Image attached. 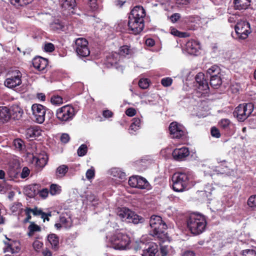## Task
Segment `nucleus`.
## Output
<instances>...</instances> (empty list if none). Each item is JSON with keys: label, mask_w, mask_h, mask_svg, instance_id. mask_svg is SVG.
Instances as JSON below:
<instances>
[{"label": "nucleus", "mask_w": 256, "mask_h": 256, "mask_svg": "<svg viewBox=\"0 0 256 256\" xmlns=\"http://www.w3.org/2000/svg\"><path fill=\"white\" fill-rule=\"evenodd\" d=\"M146 16V10L141 6H136L131 10L128 14V29L131 34L136 35L142 31Z\"/></svg>", "instance_id": "1"}, {"label": "nucleus", "mask_w": 256, "mask_h": 256, "mask_svg": "<svg viewBox=\"0 0 256 256\" xmlns=\"http://www.w3.org/2000/svg\"><path fill=\"white\" fill-rule=\"evenodd\" d=\"M150 225L151 228L150 234L152 236L162 242L169 240V236L166 232L167 225L160 216H152L150 220Z\"/></svg>", "instance_id": "2"}, {"label": "nucleus", "mask_w": 256, "mask_h": 256, "mask_svg": "<svg viewBox=\"0 0 256 256\" xmlns=\"http://www.w3.org/2000/svg\"><path fill=\"white\" fill-rule=\"evenodd\" d=\"M186 222L187 226L192 233L196 235L204 232L207 224L206 219L203 215L195 213L188 216Z\"/></svg>", "instance_id": "3"}, {"label": "nucleus", "mask_w": 256, "mask_h": 256, "mask_svg": "<svg viewBox=\"0 0 256 256\" xmlns=\"http://www.w3.org/2000/svg\"><path fill=\"white\" fill-rule=\"evenodd\" d=\"M192 179V175L189 172H176L172 177V189L175 192H181L188 188Z\"/></svg>", "instance_id": "4"}, {"label": "nucleus", "mask_w": 256, "mask_h": 256, "mask_svg": "<svg viewBox=\"0 0 256 256\" xmlns=\"http://www.w3.org/2000/svg\"><path fill=\"white\" fill-rule=\"evenodd\" d=\"M76 114L74 108L70 104L65 105L58 108L56 112V118L62 124L71 121Z\"/></svg>", "instance_id": "5"}, {"label": "nucleus", "mask_w": 256, "mask_h": 256, "mask_svg": "<svg viewBox=\"0 0 256 256\" xmlns=\"http://www.w3.org/2000/svg\"><path fill=\"white\" fill-rule=\"evenodd\" d=\"M110 242L114 249L123 250L128 247L130 243V239L126 234L118 232L110 238Z\"/></svg>", "instance_id": "6"}, {"label": "nucleus", "mask_w": 256, "mask_h": 256, "mask_svg": "<svg viewBox=\"0 0 256 256\" xmlns=\"http://www.w3.org/2000/svg\"><path fill=\"white\" fill-rule=\"evenodd\" d=\"M254 108V105L251 102L240 104L236 108L233 114L239 122H244L252 114Z\"/></svg>", "instance_id": "7"}, {"label": "nucleus", "mask_w": 256, "mask_h": 256, "mask_svg": "<svg viewBox=\"0 0 256 256\" xmlns=\"http://www.w3.org/2000/svg\"><path fill=\"white\" fill-rule=\"evenodd\" d=\"M22 74L18 70L12 69L8 70L6 74L4 85L6 87L13 88L22 84Z\"/></svg>", "instance_id": "8"}, {"label": "nucleus", "mask_w": 256, "mask_h": 256, "mask_svg": "<svg viewBox=\"0 0 256 256\" xmlns=\"http://www.w3.org/2000/svg\"><path fill=\"white\" fill-rule=\"evenodd\" d=\"M118 215L122 221L138 224L142 222L143 218L136 214L134 212L126 208H122L118 212Z\"/></svg>", "instance_id": "9"}, {"label": "nucleus", "mask_w": 256, "mask_h": 256, "mask_svg": "<svg viewBox=\"0 0 256 256\" xmlns=\"http://www.w3.org/2000/svg\"><path fill=\"white\" fill-rule=\"evenodd\" d=\"M236 38L238 40H246L251 33L250 24L246 20L238 21L234 26Z\"/></svg>", "instance_id": "10"}, {"label": "nucleus", "mask_w": 256, "mask_h": 256, "mask_svg": "<svg viewBox=\"0 0 256 256\" xmlns=\"http://www.w3.org/2000/svg\"><path fill=\"white\" fill-rule=\"evenodd\" d=\"M168 130L172 138L180 139L185 137L187 134L186 128L176 122L170 124Z\"/></svg>", "instance_id": "11"}, {"label": "nucleus", "mask_w": 256, "mask_h": 256, "mask_svg": "<svg viewBox=\"0 0 256 256\" xmlns=\"http://www.w3.org/2000/svg\"><path fill=\"white\" fill-rule=\"evenodd\" d=\"M88 41L83 38H77L75 41V49L78 54L81 57H86L90 54Z\"/></svg>", "instance_id": "12"}, {"label": "nucleus", "mask_w": 256, "mask_h": 256, "mask_svg": "<svg viewBox=\"0 0 256 256\" xmlns=\"http://www.w3.org/2000/svg\"><path fill=\"white\" fill-rule=\"evenodd\" d=\"M32 114L36 122L42 124L45 120L46 108L42 104H34L32 106Z\"/></svg>", "instance_id": "13"}, {"label": "nucleus", "mask_w": 256, "mask_h": 256, "mask_svg": "<svg viewBox=\"0 0 256 256\" xmlns=\"http://www.w3.org/2000/svg\"><path fill=\"white\" fill-rule=\"evenodd\" d=\"M6 241H4L5 248L4 252H10L12 254L18 253L20 250V243L18 240H12L6 237Z\"/></svg>", "instance_id": "14"}, {"label": "nucleus", "mask_w": 256, "mask_h": 256, "mask_svg": "<svg viewBox=\"0 0 256 256\" xmlns=\"http://www.w3.org/2000/svg\"><path fill=\"white\" fill-rule=\"evenodd\" d=\"M34 67L42 72H46V68L48 64V60L41 56L35 57L32 61Z\"/></svg>", "instance_id": "15"}, {"label": "nucleus", "mask_w": 256, "mask_h": 256, "mask_svg": "<svg viewBox=\"0 0 256 256\" xmlns=\"http://www.w3.org/2000/svg\"><path fill=\"white\" fill-rule=\"evenodd\" d=\"M48 160V155L46 153H42L33 156L32 162V164H34L38 169H42L46 164Z\"/></svg>", "instance_id": "16"}, {"label": "nucleus", "mask_w": 256, "mask_h": 256, "mask_svg": "<svg viewBox=\"0 0 256 256\" xmlns=\"http://www.w3.org/2000/svg\"><path fill=\"white\" fill-rule=\"evenodd\" d=\"M195 80L198 88L200 90H206L209 88L208 80L206 78L204 74L202 72L198 73L196 77Z\"/></svg>", "instance_id": "17"}, {"label": "nucleus", "mask_w": 256, "mask_h": 256, "mask_svg": "<svg viewBox=\"0 0 256 256\" xmlns=\"http://www.w3.org/2000/svg\"><path fill=\"white\" fill-rule=\"evenodd\" d=\"M190 154V151L188 148L182 147L180 148H175L172 153V156L175 160L180 161L184 160Z\"/></svg>", "instance_id": "18"}, {"label": "nucleus", "mask_w": 256, "mask_h": 256, "mask_svg": "<svg viewBox=\"0 0 256 256\" xmlns=\"http://www.w3.org/2000/svg\"><path fill=\"white\" fill-rule=\"evenodd\" d=\"M158 251V246L154 242H150L142 250V256H156Z\"/></svg>", "instance_id": "19"}, {"label": "nucleus", "mask_w": 256, "mask_h": 256, "mask_svg": "<svg viewBox=\"0 0 256 256\" xmlns=\"http://www.w3.org/2000/svg\"><path fill=\"white\" fill-rule=\"evenodd\" d=\"M40 186L38 184H32L24 188V193L30 198H34L39 192Z\"/></svg>", "instance_id": "20"}, {"label": "nucleus", "mask_w": 256, "mask_h": 256, "mask_svg": "<svg viewBox=\"0 0 256 256\" xmlns=\"http://www.w3.org/2000/svg\"><path fill=\"white\" fill-rule=\"evenodd\" d=\"M10 118V110L6 106H0V120L2 122H8Z\"/></svg>", "instance_id": "21"}, {"label": "nucleus", "mask_w": 256, "mask_h": 256, "mask_svg": "<svg viewBox=\"0 0 256 256\" xmlns=\"http://www.w3.org/2000/svg\"><path fill=\"white\" fill-rule=\"evenodd\" d=\"M120 60L118 54L116 52L109 54L106 57V62L111 66H116Z\"/></svg>", "instance_id": "22"}, {"label": "nucleus", "mask_w": 256, "mask_h": 256, "mask_svg": "<svg viewBox=\"0 0 256 256\" xmlns=\"http://www.w3.org/2000/svg\"><path fill=\"white\" fill-rule=\"evenodd\" d=\"M250 0H234V4L236 10H246L250 6Z\"/></svg>", "instance_id": "23"}, {"label": "nucleus", "mask_w": 256, "mask_h": 256, "mask_svg": "<svg viewBox=\"0 0 256 256\" xmlns=\"http://www.w3.org/2000/svg\"><path fill=\"white\" fill-rule=\"evenodd\" d=\"M42 231L40 226L36 224L34 222H30V225L28 227L27 235L30 238L34 236L36 232Z\"/></svg>", "instance_id": "24"}, {"label": "nucleus", "mask_w": 256, "mask_h": 256, "mask_svg": "<svg viewBox=\"0 0 256 256\" xmlns=\"http://www.w3.org/2000/svg\"><path fill=\"white\" fill-rule=\"evenodd\" d=\"M221 70L219 66L216 65L212 66L206 72V77L213 78L222 76Z\"/></svg>", "instance_id": "25"}, {"label": "nucleus", "mask_w": 256, "mask_h": 256, "mask_svg": "<svg viewBox=\"0 0 256 256\" xmlns=\"http://www.w3.org/2000/svg\"><path fill=\"white\" fill-rule=\"evenodd\" d=\"M48 240L52 248L57 250L59 246V238L54 234H50L48 236Z\"/></svg>", "instance_id": "26"}, {"label": "nucleus", "mask_w": 256, "mask_h": 256, "mask_svg": "<svg viewBox=\"0 0 256 256\" xmlns=\"http://www.w3.org/2000/svg\"><path fill=\"white\" fill-rule=\"evenodd\" d=\"M10 118L15 120H20L23 114V110L18 106L13 107L12 110H10Z\"/></svg>", "instance_id": "27"}, {"label": "nucleus", "mask_w": 256, "mask_h": 256, "mask_svg": "<svg viewBox=\"0 0 256 256\" xmlns=\"http://www.w3.org/2000/svg\"><path fill=\"white\" fill-rule=\"evenodd\" d=\"M41 134V132L40 130L34 127H31L28 128L26 132V136L28 138H36Z\"/></svg>", "instance_id": "28"}, {"label": "nucleus", "mask_w": 256, "mask_h": 256, "mask_svg": "<svg viewBox=\"0 0 256 256\" xmlns=\"http://www.w3.org/2000/svg\"><path fill=\"white\" fill-rule=\"evenodd\" d=\"M186 49L188 53L195 54L198 51L199 46L195 40L189 41L186 44Z\"/></svg>", "instance_id": "29"}, {"label": "nucleus", "mask_w": 256, "mask_h": 256, "mask_svg": "<svg viewBox=\"0 0 256 256\" xmlns=\"http://www.w3.org/2000/svg\"><path fill=\"white\" fill-rule=\"evenodd\" d=\"M36 207L34 206V208H32L30 207H26L25 208H24L22 210V212H24V214L26 216V218L24 220V223H27L31 222L30 220L32 218V216L31 214H32L34 216H36V214H34V211L36 210Z\"/></svg>", "instance_id": "30"}, {"label": "nucleus", "mask_w": 256, "mask_h": 256, "mask_svg": "<svg viewBox=\"0 0 256 256\" xmlns=\"http://www.w3.org/2000/svg\"><path fill=\"white\" fill-rule=\"evenodd\" d=\"M76 0H63L61 6L64 10H71L76 6Z\"/></svg>", "instance_id": "31"}, {"label": "nucleus", "mask_w": 256, "mask_h": 256, "mask_svg": "<svg viewBox=\"0 0 256 256\" xmlns=\"http://www.w3.org/2000/svg\"><path fill=\"white\" fill-rule=\"evenodd\" d=\"M34 214H36V216H40V218L43 220V222L45 221L48 222L50 220V216H52L51 212L46 213L44 212L41 208L36 207V210L34 211Z\"/></svg>", "instance_id": "32"}, {"label": "nucleus", "mask_w": 256, "mask_h": 256, "mask_svg": "<svg viewBox=\"0 0 256 256\" xmlns=\"http://www.w3.org/2000/svg\"><path fill=\"white\" fill-rule=\"evenodd\" d=\"M117 53L118 54L119 56H122L126 57L127 56L132 55V50L130 48V46L124 45L120 48L118 52Z\"/></svg>", "instance_id": "33"}, {"label": "nucleus", "mask_w": 256, "mask_h": 256, "mask_svg": "<svg viewBox=\"0 0 256 256\" xmlns=\"http://www.w3.org/2000/svg\"><path fill=\"white\" fill-rule=\"evenodd\" d=\"M222 76L210 78V84L214 88H218L222 84Z\"/></svg>", "instance_id": "34"}, {"label": "nucleus", "mask_w": 256, "mask_h": 256, "mask_svg": "<svg viewBox=\"0 0 256 256\" xmlns=\"http://www.w3.org/2000/svg\"><path fill=\"white\" fill-rule=\"evenodd\" d=\"M68 170V168L66 165H60L56 168V175L58 177H62L67 173Z\"/></svg>", "instance_id": "35"}, {"label": "nucleus", "mask_w": 256, "mask_h": 256, "mask_svg": "<svg viewBox=\"0 0 256 256\" xmlns=\"http://www.w3.org/2000/svg\"><path fill=\"white\" fill-rule=\"evenodd\" d=\"M50 27L52 30L58 31L62 30L64 25L59 20H57L50 24Z\"/></svg>", "instance_id": "36"}, {"label": "nucleus", "mask_w": 256, "mask_h": 256, "mask_svg": "<svg viewBox=\"0 0 256 256\" xmlns=\"http://www.w3.org/2000/svg\"><path fill=\"white\" fill-rule=\"evenodd\" d=\"M148 182L146 180L142 177L139 176L138 178V184L136 188L140 189L146 188L148 186Z\"/></svg>", "instance_id": "37"}, {"label": "nucleus", "mask_w": 256, "mask_h": 256, "mask_svg": "<svg viewBox=\"0 0 256 256\" xmlns=\"http://www.w3.org/2000/svg\"><path fill=\"white\" fill-rule=\"evenodd\" d=\"M90 10L92 12H98L99 10V6L97 0H86Z\"/></svg>", "instance_id": "38"}, {"label": "nucleus", "mask_w": 256, "mask_h": 256, "mask_svg": "<svg viewBox=\"0 0 256 256\" xmlns=\"http://www.w3.org/2000/svg\"><path fill=\"white\" fill-rule=\"evenodd\" d=\"M62 191L61 187L56 184H52L50 188V192L52 195H56L60 193Z\"/></svg>", "instance_id": "39"}, {"label": "nucleus", "mask_w": 256, "mask_h": 256, "mask_svg": "<svg viewBox=\"0 0 256 256\" xmlns=\"http://www.w3.org/2000/svg\"><path fill=\"white\" fill-rule=\"evenodd\" d=\"M218 124L220 128L225 130H228L230 128V121L228 118L222 119L219 122Z\"/></svg>", "instance_id": "40"}, {"label": "nucleus", "mask_w": 256, "mask_h": 256, "mask_svg": "<svg viewBox=\"0 0 256 256\" xmlns=\"http://www.w3.org/2000/svg\"><path fill=\"white\" fill-rule=\"evenodd\" d=\"M34 0H11V3L16 6H24L30 4Z\"/></svg>", "instance_id": "41"}, {"label": "nucleus", "mask_w": 256, "mask_h": 256, "mask_svg": "<svg viewBox=\"0 0 256 256\" xmlns=\"http://www.w3.org/2000/svg\"><path fill=\"white\" fill-rule=\"evenodd\" d=\"M247 204L252 209L256 208V194L252 195L248 198L247 200Z\"/></svg>", "instance_id": "42"}, {"label": "nucleus", "mask_w": 256, "mask_h": 256, "mask_svg": "<svg viewBox=\"0 0 256 256\" xmlns=\"http://www.w3.org/2000/svg\"><path fill=\"white\" fill-rule=\"evenodd\" d=\"M150 80L148 78H141L138 82V86L142 89H146L150 86Z\"/></svg>", "instance_id": "43"}, {"label": "nucleus", "mask_w": 256, "mask_h": 256, "mask_svg": "<svg viewBox=\"0 0 256 256\" xmlns=\"http://www.w3.org/2000/svg\"><path fill=\"white\" fill-rule=\"evenodd\" d=\"M112 173L114 176L117 177L122 180L124 179L126 176V173L118 169H114L112 171Z\"/></svg>", "instance_id": "44"}, {"label": "nucleus", "mask_w": 256, "mask_h": 256, "mask_svg": "<svg viewBox=\"0 0 256 256\" xmlns=\"http://www.w3.org/2000/svg\"><path fill=\"white\" fill-rule=\"evenodd\" d=\"M50 102L52 104L60 105L63 103V99L58 95L53 96L50 98Z\"/></svg>", "instance_id": "45"}, {"label": "nucleus", "mask_w": 256, "mask_h": 256, "mask_svg": "<svg viewBox=\"0 0 256 256\" xmlns=\"http://www.w3.org/2000/svg\"><path fill=\"white\" fill-rule=\"evenodd\" d=\"M87 152V146L85 144H82L78 148L77 153L78 156H83L86 154Z\"/></svg>", "instance_id": "46"}, {"label": "nucleus", "mask_w": 256, "mask_h": 256, "mask_svg": "<svg viewBox=\"0 0 256 256\" xmlns=\"http://www.w3.org/2000/svg\"><path fill=\"white\" fill-rule=\"evenodd\" d=\"M20 168L18 166L16 168L10 167L8 169V174L10 177L16 178L20 172Z\"/></svg>", "instance_id": "47"}, {"label": "nucleus", "mask_w": 256, "mask_h": 256, "mask_svg": "<svg viewBox=\"0 0 256 256\" xmlns=\"http://www.w3.org/2000/svg\"><path fill=\"white\" fill-rule=\"evenodd\" d=\"M242 256H256V252L254 249H246L241 252Z\"/></svg>", "instance_id": "48"}, {"label": "nucleus", "mask_w": 256, "mask_h": 256, "mask_svg": "<svg viewBox=\"0 0 256 256\" xmlns=\"http://www.w3.org/2000/svg\"><path fill=\"white\" fill-rule=\"evenodd\" d=\"M14 145L16 149L22 150L24 145V142L21 139H15L14 140Z\"/></svg>", "instance_id": "49"}, {"label": "nucleus", "mask_w": 256, "mask_h": 256, "mask_svg": "<svg viewBox=\"0 0 256 256\" xmlns=\"http://www.w3.org/2000/svg\"><path fill=\"white\" fill-rule=\"evenodd\" d=\"M138 176H132L129 178L128 183V184L132 188L136 187V185L138 184Z\"/></svg>", "instance_id": "50"}, {"label": "nucleus", "mask_w": 256, "mask_h": 256, "mask_svg": "<svg viewBox=\"0 0 256 256\" xmlns=\"http://www.w3.org/2000/svg\"><path fill=\"white\" fill-rule=\"evenodd\" d=\"M44 50L46 52H51L54 50V44L51 42H46L44 45Z\"/></svg>", "instance_id": "51"}, {"label": "nucleus", "mask_w": 256, "mask_h": 256, "mask_svg": "<svg viewBox=\"0 0 256 256\" xmlns=\"http://www.w3.org/2000/svg\"><path fill=\"white\" fill-rule=\"evenodd\" d=\"M172 82V78L167 77L163 78L161 80V84L165 87L170 86H171Z\"/></svg>", "instance_id": "52"}, {"label": "nucleus", "mask_w": 256, "mask_h": 256, "mask_svg": "<svg viewBox=\"0 0 256 256\" xmlns=\"http://www.w3.org/2000/svg\"><path fill=\"white\" fill-rule=\"evenodd\" d=\"M22 203L19 202H15L11 207V210L13 212H16L18 210H20V212H22L24 209L22 208Z\"/></svg>", "instance_id": "53"}, {"label": "nucleus", "mask_w": 256, "mask_h": 256, "mask_svg": "<svg viewBox=\"0 0 256 256\" xmlns=\"http://www.w3.org/2000/svg\"><path fill=\"white\" fill-rule=\"evenodd\" d=\"M210 133L212 136L216 138H219L221 136L218 129L214 126L211 128Z\"/></svg>", "instance_id": "54"}, {"label": "nucleus", "mask_w": 256, "mask_h": 256, "mask_svg": "<svg viewBox=\"0 0 256 256\" xmlns=\"http://www.w3.org/2000/svg\"><path fill=\"white\" fill-rule=\"evenodd\" d=\"M33 247L36 251H39L43 246V243L38 240H35L33 242Z\"/></svg>", "instance_id": "55"}, {"label": "nucleus", "mask_w": 256, "mask_h": 256, "mask_svg": "<svg viewBox=\"0 0 256 256\" xmlns=\"http://www.w3.org/2000/svg\"><path fill=\"white\" fill-rule=\"evenodd\" d=\"M38 194L41 198H45L48 196V188H43L40 190V188H39V192Z\"/></svg>", "instance_id": "56"}, {"label": "nucleus", "mask_w": 256, "mask_h": 256, "mask_svg": "<svg viewBox=\"0 0 256 256\" xmlns=\"http://www.w3.org/2000/svg\"><path fill=\"white\" fill-rule=\"evenodd\" d=\"M30 173V170L28 167H24L20 174V177L22 178H25L28 177Z\"/></svg>", "instance_id": "57"}, {"label": "nucleus", "mask_w": 256, "mask_h": 256, "mask_svg": "<svg viewBox=\"0 0 256 256\" xmlns=\"http://www.w3.org/2000/svg\"><path fill=\"white\" fill-rule=\"evenodd\" d=\"M125 113L128 116L132 117L136 115V111L133 108H129L126 110Z\"/></svg>", "instance_id": "58"}, {"label": "nucleus", "mask_w": 256, "mask_h": 256, "mask_svg": "<svg viewBox=\"0 0 256 256\" xmlns=\"http://www.w3.org/2000/svg\"><path fill=\"white\" fill-rule=\"evenodd\" d=\"M160 251L162 256H168V246H162L160 248Z\"/></svg>", "instance_id": "59"}, {"label": "nucleus", "mask_w": 256, "mask_h": 256, "mask_svg": "<svg viewBox=\"0 0 256 256\" xmlns=\"http://www.w3.org/2000/svg\"><path fill=\"white\" fill-rule=\"evenodd\" d=\"M70 140V136L68 134H62L60 136V141L64 144L68 143Z\"/></svg>", "instance_id": "60"}, {"label": "nucleus", "mask_w": 256, "mask_h": 256, "mask_svg": "<svg viewBox=\"0 0 256 256\" xmlns=\"http://www.w3.org/2000/svg\"><path fill=\"white\" fill-rule=\"evenodd\" d=\"M94 170L92 168L88 169L86 172V177L88 180H90L94 176Z\"/></svg>", "instance_id": "61"}, {"label": "nucleus", "mask_w": 256, "mask_h": 256, "mask_svg": "<svg viewBox=\"0 0 256 256\" xmlns=\"http://www.w3.org/2000/svg\"><path fill=\"white\" fill-rule=\"evenodd\" d=\"M200 196L204 198H206L208 200H211L212 198H210L212 196V192L206 191H202L200 192Z\"/></svg>", "instance_id": "62"}, {"label": "nucleus", "mask_w": 256, "mask_h": 256, "mask_svg": "<svg viewBox=\"0 0 256 256\" xmlns=\"http://www.w3.org/2000/svg\"><path fill=\"white\" fill-rule=\"evenodd\" d=\"M114 115V113L110 110H106L102 112V116L105 118H112Z\"/></svg>", "instance_id": "63"}, {"label": "nucleus", "mask_w": 256, "mask_h": 256, "mask_svg": "<svg viewBox=\"0 0 256 256\" xmlns=\"http://www.w3.org/2000/svg\"><path fill=\"white\" fill-rule=\"evenodd\" d=\"M180 18V14L175 13L170 16V19L172 22H176Z\"/></svg>", "instance_id": "64"}]
</instances>
